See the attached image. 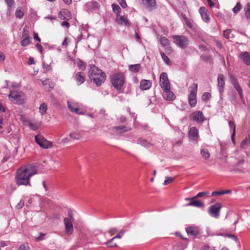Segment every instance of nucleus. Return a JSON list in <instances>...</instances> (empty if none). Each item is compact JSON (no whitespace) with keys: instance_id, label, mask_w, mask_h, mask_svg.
<instances>
[{"instance_id":"f257e3e1","label":"nucleus","mask_w":250,"mask_h":250,"mask_svg":"<svg viewBox=\"0 0 250 250\" xmlns=\"http://www.w3.org/2000/svg\"><path fill=\"white\" fill-rule=\"evenodd\" d=\"M36 167L28 165L19 168L15 173V181L18 186H31V177L37 173Z\"/></svg>"},{"instance_id":"f03ea898","label":"nucleus","mask_w":250,"mask_h":250,"mask_svg":"<svg viewBox=\"0 0 250 250\" xmlns=\"http://www.w3.org/2000/svg\"><path fill=\"white\" fill-rule=\"evenodd\" d=\"M88 77L91 82L97 86H100L105 80L106 75L95 65H91L88 72Z\"/></svg>"},{"instance_id":"7ed1b4c3","label":"nucleus","mask_w":250,"mask_h":250,"mask_svg":"<svg viewBox=\"0 0 250 250\" xmlns=\"http://www.w3.org/2000/svg\"><path fill=\"white\" fill-rule=\"evenodd\" d=\"M111 83L113 87L117 90L121 88L125 81V77L122 72L114 73L111 76Z\"/></svg>"},{"instance_id":"20e7f679","label":"nucleus","mask_w":250,"mask_h":250,"mask_svg":"<svg viewBox=\"0 0 250 250\" xmlns=\"http://www.w3.org/2000/svg\"><path fill=\"white\" fill-rule=\"evenodd\" d=\"M8 97L10 100L15 104H22L25 101V95L21 91H11Z\"/></svg>"},{"instance_id":"39448f33","label":"nucleus","mask_w":250,"mask_h":250,"mask_svg":"<svg viewBox=\"0 0 250 250\" xmlns=\"http://www.w3.org/2000/svg\"><path fill=\"white\" fill-rule=\"evenodd\" d=\"M174 42L180 48H186L188 45V38L182 35H175L172 37Z\"/></svg>"},{"instance_id":"423d86ee","label":"nucleus","mask_w":250,"mask_h":250,"mask_svg":"<svg viewBox=\"0 0 250 250\" xmlns=\"http://www.w3.org/2000/svg\"><path fill=\"white\" fill-rule=\"evenodd\" d=\"M35 139L37 144H38L40 147L43 148L48 149L52 147V143L51 142L47 140L42 135H36Z\"/></svg>"},{"instance_id":"0eeeda50","label":"nucleus","mask_w":250,"mask_h":250,"mask_svg":"<svg viewBox=\"0 0 250 250\" xmlns=\"http://www.w3.org/2000/svg\"><path fill=\"white\" fill-rule=\"evenodd\" d=\"M221 208L222 206L220 203H216L209 208L208 212L211 216L215 218H218L220 216Z\"/></svg>"},{"instance_id":"6e6552de","label":"nucleus","mask_w":250,"mask_h":250,"mask_svg":"<svg viewBox=\"0 0 250 250\" xmlns=\"http://www.w3.org/2000/svg\"><path fill=\"white\" fill-rule=\"evenodd\" d=\"M64 225V232L67 236H70L74 231V228L72 220L68 218H64L63 219Z\"/></svg>"},{"instance_id":"1a4fd4ad","label":"nucleus","mask_w":250,"mask_h":250,"mask_svg":"<svg viewBox=\"0 0 250 250\" xmlns=\"http://www.w3.org/2000/svg\"><path fill=\"white\" fill-rule=\"evenodd\" d=\"M189 118L193 121L196 122L198 123H202L206 120V118L202 112L200 111H195L191 113L190 115Z\"/></svg>"},{"instance_id":"9d476101","label":"nucleus","mask_w":250,"mask_h":250,"mask_svg":"<svg viewBox=\"0 0 250 250\" xmlns=\"http://www.w3.org/2000/svg\"><path fill=\"white\" fill-rule=\"evenodd\" d=\"M160 84L162 89L170 88V83L168 80L167 74L165 72H163L161 74L160 76Z\"/></svg>"},{"instance_id":"9b49d317","label":"nucleus","mask_w":250,"mask_h":250,"mask_svg":"<svg viewBox=\"0 0 250 250\" xmlns=\"http://www.w3.org/2000/svg\"><path fill=\"white\" fill-rule=\"evenodd\" d=\"M225 84L224 76L222 74H219L217 78V86L220 94L224 91Z\"/></svg>"},{"instance_id":"f8f14e48","label":"nucleus","mask_w":250,"mask_h":250,"mask_svg":"<svg viewBox=\"0 0 250 250\" xmlns=\"http://www.w3.org/2000/svg\"><path fill=\"white\" fill-rule=\"evenodd\" d=\"M163 96L165 99L168 101H173L175 99L174 94L171 91L170 87L163 88Z\"/></svg>"},{"instance_id":"ddd939ff","label":"nucleus","mask_w":250,"mask_h":250,"mask_svg":"<svg viewBox=\"0 0 250 250\" xmlns=\"http://www.w3.org/2000/svg\"><path fill=\"white\" fill-rule=\"evenodd\" d=\"M142 4L150 11L154 9L156 6V0H141Z\"/></svg>"},{"instance_id":"4468645a","label":"nucleus","mask_w":250,"mask_h":250,"mask_svg":"<svg viewBox=\"0 0 250 250\" xmlns=\"http://www.w3.org/2000/svg\"><path fill=\"white\" fill-rule=\"evenodd\" d=\"M58 17L62 20L68 21L71 18V14L69 11L66 9H62L58 14Z\"/></svg>"},{"instance_id":"2eb2a0df","label":"nucleus","mask_w":250,"mask_h":250,"mask_svg":"<svg viewBox=\"0 0 250 250\" xmlns=\"http://www.w3.org/2000/svg\"><path fill=\"white\" fill-rule=\"evenodd\" d=\"M186 230L188 236L193 237H195L200 233V230L197 227H188L186 229Z\"/></svg>"},{"instance_id":"dca6fc26","label":"nucleus","mask_w":250,"mask_h":250,"mask_svg":"<svg viewBox=\"0 0 250 250\" xmlns=\"http://www.w3.org/2000/svg\"><path fill=\"white\" fill-rule=\"evenodd\" d=\"M67 106L68 109L72 112L78 114H83L84 112L80 111L79 106L78 104L74 103L67 102Z\"/></svg>"},{"instance_id":"f3484780","label":"nucleus","mask_w":250,"mask_h":250,"mask_svg":"<svg viewBox=\"0 0 250 250\" xmlns=\"http://www.w3.org/2000/svg\"><path fill=\"white\" fill-rule=\"evenodd\" d=\"M199 12L203 20L206 23H208L210 18L207 9L205 7H201L199 9Z\"/></svg>"},{"instance_id":"a211bd4d","label":"nucleus","mask_w":250,"mask_h":250,"mask_svg":"<svg viewBox=\"0 0 250 250\" xmlns=\"http://www.w3.org/2000/svg\"><path fill=\"white\" fill-rule=\"evenodd\" d=\"M85 6L88 10H98L99 9L100 4L97 1L92 0L86 3Z\"/></svg>"},{"instance_id":"6ab92c4d","label":"nucleus","mask_w":250,"mask_h":250,"mask_svg":"<svg viewBox=\"0 0 250 250\" xmlns=\"http://www.w3.org/2000/svg\"><path fill=\"white\" fill-rule=\"evenodd\" d=\"M240 57L246 65H250V55L248 52L245 51L241 52L240 54Z\"/></svg>"},{"instance_id":"aec40b11","label":"nucleus","mask_w":250,"mask_h":250,"mask_svg":"<svg viewBox=\"0 0 250 250\" xmlns=\"http://www.w3.org/2000/svg\"><path fill=\"white\" fill-rule=\"evenodd\" d=\"M74 79L78 85H81L85 81V75L83 72H78L76 74Z\"/></svg>"},{"instance_id":"412c9836","label":"nucleus","mask_w":250,"mask_h":250,"mask_svg":"<svg viewBox=\"0 0 250 250\" xmlns=\"http://www.w3.org/2000/svg\"><path fill=\"white\" fill-rule=\"evenodd\" d=\"M189 137L193 141H197L199 137L198 131L195 127H192L188 133Z\"/></svg>"},{"instance_id":"4be33fe9","label":"nucleus","mask_w":250,"mask_h":250,"mask_svg":"<svg viewBox=\"0 0 250 250\" xmlns=\"http://www.w3.org/2000/svg\"><path fill=\"white\" fill-rule=\"evenodd\" d=\"M152 85V82L150 80H142L140 82V87L141 90L149 89Z\"/></svg>"},{"instance_id":"5701e85b","label":"nucleus","mask_w":250,"mask_h":250,"mask_svg":"<svg viewBox=\"0 0 250 250\" xmlns=\"http://www.w3.org/2000/svg\"><path fill=\"white\" fill-rule=\"evenodd\" d=\"M189 201H190V202L186 205L188 207L194 206L198 208H201L204 206V204L199 200L190 199Z\"/></svg>"},{"instance_id":"b1692460","label":"nucleus","mask_w":250,"mask_h":250,"mask_svg":"<svg viewBox=\"0 0 250 250\" xmlns=\"http://www.w3.org/2000/svg\"><path fill=\"white\" fill-rule=\"evenodd\" d=\"M116 21L120 25L129 26L130 24L127 19L123 16H117Z\"/></svg>"},{"instance_id":"393cba45","label":"nucleus","mask_w":250,"mask_h":250,"mask_svg":"<svg viewBox=\"0 0 250 250\" xmlns=\"http://www.w3.org/2000/svg\"><path fill=\"white\" fill-rule=\"evenodd\" d=\"M137 144L146 148L149 147L153 146V144L152 143H151L146 139H143L142 138H138L137 141Z\"/></svg>"},{"instance_id":"a878e982","label":"nucleus","mask_w":250,"mask_h":250,"mask_svg":"<svg viewBox=\"0 0 250 250\" xmlns=\"http://www.w3.org/2000/svg\"><path fill=\"white\" fill-rule=\"evenodd\" d=\"M69 136L73 139L80 140L83 138V135L81 131H73L69 134Z\"/></svg>"},{"instance_id":"bb28decb","label":"nucleus","mask_w":250,"mask_h":250,"mask_svg":"<svg viewBox=\"0 0 250 250\" xmlns=\"http://www.w3.org/2000/svg\"><path fill=\"white\" fill-rule=\"evenodd\" d=\"M198 85L195 83H192L188 88L189 95H196L197 92Z\"/></svg>"},{"instance_id":"cd10ccee","label":"nucleus","mask_w":250,"mask_h":250,"mask_svg":"<svg viewBox=\"0 0 250 250\" xmlns=\"http://www.w3.org/2000/svg\"><path fill=\"white\" fill-rule=\"evenodd\" d=\"M188 100L190 105L191 106L194 107L197 103L196 95L188 94Z\"/></svg>"},{"instance_id":"c85d7f7f","label":"nucleus","mask_w":250,"mask_h":250,"mask_svg":"<svg viewBox=\"0 0 250 250\" xmlns=\"http://www.w3.org/2000/svg\"><path fill=\"white\" fill-rule=\"evenodd\" d=\"M200 154L202 158L205 160H208L210 156L208 150L206 148L201 149Z\"/></svg>"},{"instance_id":"c756f323","label":"nucleus","mask_w":250,"mask_h":250,"mask_svg":"<svg viewBox=\"0 0 250 250\" xmlns=\"http://www.w3.org/2000/svg\"><path fill=\"white\" fill-rule=\"evenodd\" d=\"M129 70L132 72H138L141 68V65L139 63L129 65Z\"/></svg>"},{"instance_id":"7c9ffc66","label":"nucleus","mask_w":250,"mask_h":250,"mask_svg":"<svg viewBox=\"0 0 250 250\" xmlns=\"http://www.w3.org/2000/svg\"><path fill=\"white\" fill-rule=\"evenodd\" d=\"M115 129L117 131H119V133H123L125 132H127L128 131L131 130V128L130 127H127L125 125H120L115 127Z\"/></svg>"},{"instance_id":"2f4dec72","label":"nucleus","mask_w":250,"mask_h":250,"mask_svg":"<svg viewBox=\"0 0 250 250\" xmlns=\"http://www.w3.org/2000/svg\"><path fill=\"white\" fill-rule=\"evenodd\" d=\"M209 194L208 191H203L199 192L195 196L193 197L192 198H186L185 199L186 200H189L190 199H196L197 198L203 197L205 196H208Z\"/></svg>"},{"instance_id":"473e14b6","label":"nucleus","mask_w":250,"mask_h":250,"mask_svg":"<svg viewBox=\"0 0 250 250\" xmlns=\"http://www.w3.org/2000/svg\"><path fill=\"white\" fill-rule=\"evenodd\" d=\"M24 16V12L21 7H18L15 11V16L17 18L22 19Z\"/></svg>"},{"instance_id":"72a5a7b5","label":"nucleus","mask_w":250,"mask_h":250,"mask_svg":"<svg viewBox=\"0 0 250 250\" xmlns=\"http://www.w3.org/2000/svg\"><path fill=\"white\" fill-rule=\"evenodd\" d=\"M77 64L79 69L81 70H84L86 68V63L80 59H77Z\"/></svg>"},{"instance_id":"f704fd0d","label":"nucleus","mask_w":250,"mask_h":250,"mask_svg":"<svg viewBox=\"0 0 250 250\" xmlns=\"http://www.w3.org/2000/svg\"><path fill=\"white\" fill-rule=\"evenodd\" d=\"M245 17L247 19H250V2H248L244 7Z\"/></svg>"},{"instance_id":"c9c22d12","label":"nucleus","mask_w":250,"mask_h":250,"mask_svg":"<svg viewBox=\"0 0 250 250\" xmlns=\"http://www.w3.org/2000/svg\"><path fill=\"white\" fill-rule=\"evenodd\" d=\"M47 106L45 103L42 104L39 107V112L42 115H44L47 110Z\"/></svg>"},{"instance_id":"e433bc0d","label":"nucleus","mask_w":250,"mask_h":250,"mask_svg":"<svg viewBox=\"0 0 250 250\" xmlns=\"http://www.w3.org/2000/svg\"><path fill=\"white\" fill-rule=\"evenodd\" d=\"M235 89L237 91L240 98L241 100L243 99V91L241 87L240 86V84L239 83L233 85Z\"/></svg>"},{"instance_id":"4c0bfd02","label":"nucleus","mask_w":250,"mask_h":250,"mask_svg":"<svg viewBox=\"0 0 250 250\" xmlns=\"http://www.w3.org/2000/svg\"><path fill=\"white\" fill-rule=\"evenodd\" d=\"M242 9V5L240 2L236 3L235 7L232 9V11L234 14H237Z\"/></svg>"},{"instance_id":"58836bf2","label":"nucleus","mask_w":250,"mask_h":250,"mask_svg":"<svg viewBox=\"0 0 250 250\" xmlns=\"http://www.w3.org/2000/svg\"><path fill=\"white\" fill-rule=\"evenodd\" d=\"M160 41L163 47H166L167 45L169 44V41L165 37H161Z\"/></svg>"},{"instance_id":"ea45409f","label":"nucleus","mask_w":250,"mask_h":250,"mask_svg":"<svg viewBox=\"0 0 250 250\" xmlns=\"http://www.w3.org/2000/svg\"><path fill=\"white\" fill-rule=\"evenodd\" d=\"M98 240L101 244H105V241L106 239V236H105V233H102L100 235L98 236L97 238Z\"/></svg>"},{"instance_id":"a19ab883","label":"nucleus","mask_w":250,"mask_h":250,"mask_svg":"<svg viewBox=\"0 0 250 250\" xmlns=\"http://www.w3.org/2000/svg\"><path fill=\"white\" fill-rule=\"evenodd\" d=\"M111 6L113 12L118 15L121 10V9L119 6L116 4L113 3Z\"/></svg>"},{"instance_id":"79ce46f5","label":"nucleus","mask_w":250,"mask_h":250,"mask_svg":"<svg viewBox=\"0 0 250 250\" xmlns=\"http://www.w3.org/2000/svg\"><path fill=\"white\" fill-rule=\"evenodd\" d=\"M161 55L162 59L166 63L169 65L171 64V62L169 59L164 52H161Z\"/></svg>"},{"instance_id":"37998d69","label":"nucleus","mask_w":250,"mask_h":250,"mask_svg":"<svg viewBox=\"0 0 250 250\" xmlns=\"http://www.w3.org/2000/svg\"><path fill=\"white\" fill-rule=\"evenodd\" d=\"M30 38L29 36L25 37L21 42V45L22 46H26L30 43Z\"/></svg>"},{"instance_id":"c03bdc74","label":"nucleus","mask_w":250,"mask_h":250,"mask_svg":"<svg viewBox=\"0 0 250 250\" xmlns=\"http://www.w3.org/2000/svg\"><path fill=\"white\" fill-rule=\"evenodd\" d=\"M114 239H113V237L110 240H109L108 241H107L106 243H105V244L106 245V246L107 247H117V245L116 243H113V240Z\"/></svg>"},{"instance_id":"a18cd8bd","label":"nucleus","mask_w":250,"mask_h":250,"mask_svg":"<svg viewBox=\"0 0 250 250\" xmlns=\"http://www.w3.org/2000/svg\"><path fill=\"white\" fill-rule=\"evenodd\" d=\"M126 230L125 229L121 230L118 233L113 237V239H121L124 235Z\"/></svg>"},{"instance_id":"49530a36","label":"nucleus","mask_w":250,"mask_h":250,"mask_svg":"<svg viewBox=\"0 0 250 250\" xmlns=\"http://www.w3.org/2000/svg\"><path fill=\"white\" fill-rule=\"evenodd\" d=\"M229 127L231 128H232L233 129V132L232 134V136H231V138H232V139L233 140V137L235 135V124L232 121H229Z\"/></svg>"},{"instance_id":"de8ad7c7","label":"nucleus","mask_w":250,"mask_h":250,"mask_svg":"<svg viewBox=\"0 0 250 250\" xmlns=\"http://www.w3.org/2000/svg\"><path fill=\"white\" fill-rule=\"evenodd\" d=\"M184 19L185 20V23L187 25V26H188V27L190 29H192L193 28V25H192V23L188 20V19L185 17L184 18Z\"/></svg>"},{"instance_id":"09e8293b","label":"nucleus","mask_w":250,"mask_h":250,"mask_svg":"<svg viewBox=\"0 0 250 250\" xmlns=\"http://www.w3.org/2000/svg\"><path fill=\"white\" fill-rule=\"evenodd\" d=\"M5 2L9 8H11L15 5V1L14 0H5Z\"/></svg>"},{"instance_id":"8fccbe9b","label":"nucleus","mask_w":250,"mask_h":250,"mask_svg":"<svg viewBox=\"0 0 250 250\" xmlns=\"http://www.w3.org/2000/svg\"><path fill=\"white\" fill-rule=\"evenodd\" d=\"M18 250H30V249L27 244H21Z\"/></svg>"},{"instance_id":"3c124183","label":"nucleus","mask_w":250,"mask_h":250,"mask_svg":"<svg viewBox=\"0 0 250 250\" xmlns=\"http://www.w3.org/2000/svg\"><path fill=\"white\" fill-rule=\"evenodd\" d=\"M173 180V178L171 177H166V179L164 182V185H167V184L171 183Z\"/></svg>"},{"instance_id":"603ef678","label":"nucleus","mask_w":250,"mask_h":250,"mask_svg":"<svg viewBox=\"0 0 250 250\" xmlns=\"http://www.w3.org/2000/svg\"><path fill=\"white\" fill-rule=\"evenodd\" d=\"M231 30L230 29H226L224 32V36L226 39H229L230 38V34L231 33Z\"/></svg>"},{"instance_id":"864d4df0","label":"nucleus","mask_w":250,"mask_h":250,"mask_svg":"<svg viewBox=\"0 0 250 250\" xmlns=\"http://www.w3.org/2000/svg\"><path fill=\"white\" fill-rule=\"evenodd\" d=\"M21 121L24 125H27V126H28V124H29L31 122L28 119H27L25 117H21Z\"/></svg>"},{"instance_id":"5fc2aeb1","label":"nucleus","mask_w":250,"mask_h":250,"mask_svg":"<svg viewBox=\"0 0 250 250\" xmlns=\"http://www.w3.org/2000/svg\"><path fill=\"white\" fill-rule=\"evenodd\" d=\"M229 77L230 78L231 82V83L233 84V85H236V84L239 83L237 80L236 79V78L234 76H233L231 75H229Z\"/></svg>"},{"instance_id":"6e6d98bb","label":"nucleus","mask_w":250,"mask_h":250,"mask_svg":"<svg viewBox=\"0 0 250 250\" xmlns=\"http://www.w3.org/2000/svg\"><path fill=\"white\" fill-rule=\"evenodd\" d=\"M225 237H227L228 238H231V239L234 240L236 242H237L238 241V239L237 238V237L233 234H225Z\"/></svg>"},{"instance_id":"4d7b16f0","label":"nucleus","mask_w":250,"mask_h":250,"mask_svg":"<svg viewBox=\"0 0 250 250\" xmlns=\"http://www.w3.org/2000/svg\"><path fill=\"white\" fill-rule=\"evenodd\" d=\"M211 97V95L210 93L208 92H206L204 93V94L202 96V99L203 100L207 101L209 99V98Z\"/></svg>"},{"instance_id":"13d9d810","label":"nucleus","mask_w":250,"mask_h":250,"mask_svg":"<svg viewBox=\"0 0 250 250\" xmlns=\"http://www.w3.org/2000/svg\"><path fill=\"white\" fill-rule=\"evenodd\" d=\"M224 195L223 190L213 191L211 193V195L213 196H220V195Z\"/></svg>"},{"instance_id":"bf43d9fd","label":"nucleus","mask_w":250,"mask_h":250,"mask_svg":"<svg viewBox=\"0 0 250 250\" xmlns=\"http://www.w3.org/2000/svg\"><path fill=\"white\" fill-rule=\"evenodd\" d=\"M45 234L41 233L39 237H35V239L36 241H39L40 240H42L45 238Z\"/></svg>"},{"instance_id":"052dcab7","label":"nucleus","mask_w":250,"mask_h":250,"mask_svg":"<svg viewBox=\"0 0 250 250\" xmlns=\"http://www.w3.org/2000/svg\"><path fill=\"white\" fill-rule=\"evenodd\" d=\"M248 146V140L247 139L244 140L241 143V146L243 148H247Z\"/></svg>"},{"instance_id":"680f3d73","label":"nucleus","mask_w":250,"mask_h":250,"mask_svg":"<svg viewBox=\"0 0 250 250\" xmlns=\"http://www.w3.org/2000/svg\"><path fill=\"white\" fill-rule=\"evenodd\" d=\"M118 231V229L115 228H113L110 229L108 230V233L110 234L111 236H112L114 235L115 233H116Z\"/></svg>"},{"instance_id":"e2e57ef3","label":"nucleus","mask_w":250,"mask_h":250,"mask_svg":"<svg viewBox=\"0 0 250 250\" xmlns=\"http://www.w3.org/2000/svg\"><path fill=\"white\" fill-rule=\"evenodd\" d=\"M118 1L120 4V5L123 7V8H125L127 7V4L125 2V0H118Z\"/></svg>"},{"instance_id":"0e129e2a","label":"nucleus","mask_w":250,"mask_h":250,"mask_svg":"<svg viewBox=\"0 0 250 250\" xmlns=\"http://www.w3.org/2000/svg\"><path fill=\"white\" fill-rule=\"evenodd\" d=\"M50 81L49 79H46L44 81H42V84L43 85H46L47 84H48L49 85V87H51V86H50Z\"/></svg>"},{"instance_id":"69168bd1","label":"nucleus","mask_w":250,"mask_h":250,"mask_svg":"<svg viewBox=\"0 0 250 250\" xmlns=\"http://www.w3.org/2000/svg\"><path fill=\"white\" fill-rule=\"evenodd\" d=\"M61 25L62 26H65L67 28H68L70 26V24L68 22H67L66 21H63L62 23H61Z\"/></svg>"},{"instance_id":"338daca9","label":"nucleus","mask_w":250,"mask_h":250,"mask_svg":"<svg viewBox=\"0 0 250 250\" xmlns=\"http://www.w3.org/2000/svg\"><path fill=\"white\" fill-rule=\"evenodd\" d=\"M24 202L21 201L17 205L16 208L18 209L22 208L24 206Z\"/></svg>"},{"instance_id":"774afa93","label":"nucleus","mask_w":250,"mask_h":250,"mask_svg":"<svg viewBox=\"0 0 250 250\" xmlns=\"http://www.w3.org/2000/svg\"><path fill=\"white\" fill-rule=\"evenodd\" d=\"M33 36H34V39L35 40H36L38 42H41V39L39 38L38 33L34 32Z\"/></svg>"}]
</instances>
